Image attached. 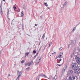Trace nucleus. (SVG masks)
<instances>
[{
    "mask_svg": "<svg viewBox=\"0 0 80 80\" xmlns=\"http://www.w3.org/2000/svg\"><path fill=\"white\" fill-rule=\"evenodd\" d=\"M72 69H73L74 71H77L78 70V64L76 63H73L72 64Z\"/></svg>",
    "mask_w": 80,
    "mask_h": 80,
    "instance_id": "obj_1",
    "label": "nucleus"
},
{
    "mask_svg": "<svg viewBox=\"0 0 80 80\" xmlns=\"http://www.w3.org/2000/svg\"><path fill=\"white\" fill-rule=\"evenodd\" d=\"M74 45L75 43H74V41L73 40H71L70 44L68 45V48H69L70 47L71 48H72Z\"/></svg>",
    "mask_w": 80,
    "mask_h": 80,
    "instance_id": "obj_2",
    "label": "nucleus"
},
{
    "mask_svg": "<svg viewBox=\"0 0 80 80\" xmlns=\"http://www.w3.org/2000/svg\"><path fill=\"white\" fill-rule=\"evenodd\" d=\"M75 59H76V60L77 62V63H78L79 64H80V58H79L78 57H76L75 58Z\"/></svg>",
    "mask_w": 80,
    "mask_h": 80,
    "instance_id": "obj_3",
    "label": "nucleus"
},
{
    "mask_svg": "<svg viewBox=\"0 0 80 80\" xmlns=\"http://www.w3.org/2000/svg\"><path fill=\"white\" fill-rule=\"evenodd\" d=\"M69 79L70 80H77V77L73 76L72 77H69Z\"/></svg>",
    "mask_w": 80,
    "mask_h": 80,
    "instance_id": "obj_4",
    "label": "nucleus"
},
{
    "mask_svg": "<svg viewBox=\"0 0 80 80\" xmlns=\"http://www.w3.org/2000/svg\"><path fill=\"white\" fill-rule=\"evenodd\" d=\"M68 73V75H72L73 73V71H72V70H69Z\"/></svg>",
    "mask_w": 80,
    "mask_h": 80,
    "instance_id": "obj_5",
    "label": "nucleus"
},
{
    "mask_svg": "<svg viewBox=\"0 0 80 80\" xmlns=\"http://www.w3.org/2000/svg\"><path fill=\"white\" fill-rule=\"evenodd\" d=\"M67 4V2H65L62 6H61V8H64L65 7H66Z\"/></svg>",
    "mask_w": 80,
    "mask_h": 80,
    "instance_id": "obj_6",
    "label": "nucleus"
},
{
    "mask_svg": "<svg viewBox=\"0 0 80 80\" xmlns=\"http://www.w3.org/2000/svg\"><path fill=\"white\" fill-rule=\"evenodd\" d=\"M22 73H23V71H21L19 73V74L18 75V77H20L21 76V75H22Z\"/></svg>",
    "mask_w": 80,
    "mask_h": 80,
    "instance_id": "obj_7",
    "label": "nucleus"
},
{
    "mask_svg": "<svg viewBox=\"0 0 80 80\" xmlns=\"http://www.w3.org/2000/svg\"><path fill=\"white\" fill-rule=\"evenodd\" d=\"M0 14L2 15L3 14V12H2V7H0Z\"/></svg>",
    "mask_w": 80,
    "mask_h": 80,
    "instance_id": "obj_8",
    "label": "nucleus"
},
{
    "mask_svg": "<svg viewBox=\"0 0 80 80\" xmlns=\"http://www.w3.org/2000/svg\"><path fill=\"white\" fill-rule=\"evenodd\" d=\"M25 66H28V67H30V62H28L27 63H26L25 64Z\"/></svg>",
    "mask_w": 80,
    "mask_h": 80,
    "instance_id": "obj_9",
    "label": "nucleus"
},
{
    "mask_svg": "<svg viewBox=\"0 0 80 80\" xmlns=\"http://www.w3.org/2000/svg\"><path fill=\"white\" fill-rule=\"evenodd\" d=\"M74 73H75V74H77V75H78V74H79V72H78L77 71H74Z\"/></svg>",
    "mask_w": 80,
    "mask_h": 80,
    "instance_id": "obj_10",
    "label": "nucleus"
},
{
    "mask_svg": "<svg viewBox=\"0 0 80 80\" xmlns=\"http://www.w3.org/2000/svg\"><path fill=\"white\" fill-rule=\"evenodd\" d=\"M58 77H57V75H55L53 78V80H57V78Z\"/></svg>",
    "mask_w": 80,
    "mask_h": 80,
    "instance_id": "obj_11",
    "label": "nucleus"
},
{
    "mask_svg": "<svg viewBox=\"0 0 80 80\" xmlns=\"http://www.w3.org/2000/svg\"><path fill=\"white\" fill-rule=\"evenodd\" d=\"M41 76L42 77H44V78H47V76L44 74H41Z\"/></svg>",
    "mask_w": 80,
    "mask_h": 80,
    "instance_id": "obj_12",
    "label": "nucleus"
},
{
    "mask_svg": "<svg viewBox=\"0 0 80 80\" xmlns=\"http://www.w3.org/2000/svg\"><path fill=\"white\" fill-rule=\"evenodd\" d=\"M24 16V14L23 13V12L22 11L21 13V17H22Z\"/></svg>",
    "mask_w": 80,
    "mask_h": 80,
    "instance_id": "obj_13",
    "label": "nucleus"
},
{
    "mask_svg": "<svg viewBox=\"0 0 80 80\" xmlns=\"http://www.w3.org/2000/svg\"><path fill=\"white\" fill-rule=\"evenodd\" d=\"M38 53H37V54L36 55L33 57V60H35V58H36V57H37V55H38Z\"/></svg>",
    "mask_w": 80,
    "mask_h": 80,
    "instance_id": "obj_14",
    "label": "nucleus"
},
{
    "mask_svg": "<svg viewBox=\"0 0 80 80\" xmlns=\"http://www.w3.org/2000/svg\"><path fill=\"white\" fill-rule=\"evenodd\" d=\"M44 5H45V6H46V7H48V4H47V2H45Z\"/></svg>",
    "mask_w": 80,
    "mask_h": 80,
    "instance_id": "obj_15",
    "label": "nucleus"
},
{
    "mask_svg": "<svg viewBox=\"0 0 80 80\" xmlns=\"http://www.w3.org/2000/svg\"><path fill=\"white\" fill-rule=\"evenodd\" d=\"M44 38H45V34H44L43 35L42 39H44Z\"/></svg>",
    "mask_w": 80,
    "mask_h": 80,
    "instance_id": "obj_16",
    "label": "nucleus"
},
{
    "mask_svg": "<svg viewBox=\"0 0 80 80\" xmlns=\"http://www.w3.org/2000/svg\"><path fill=\"white\" fill-rule=\"evenodd\" d=\"M20 78V77H19V76H18L17 78H16V80H19Z\"/></svg>",
    "mask_w": 80,
    "mask_h": 80,
    "instance_id": "obj_17",
    "label": "nucleus"
},
{
    "mask_svg": "<svg viewBox=\"0 0 80 80\" xmlns=\"http://www.w3.org/2000/svg\"><path fill=\"white\" fill-rule=\"evenodd\" d=\"M33 62L31 61L30 62H29L30 65H31L32 64H33Z\"/></svg>",
    "mask_w": 80,
    "mask_h": 80,
    "instance_id": "obj_18",
    "label": "nucleus"
},
{
    "mask_svg": "<svg viewBox=\"0 0 80 80\" xmlns=\"http://www.w3.org/2000/svg\"><path fill=\"white\" fill-rule=\"evenodd\" d=\"M52 42L50 43L48 47H51V46H52Z\"/></svg>",
    "mask_w": 80,
    "mask_h": 80,
    "instance_id": "obj_19",
    "label": "nucleus"
},
{
    "mask_svg": "<svg viewBox=\"0 0 80 80\" xmlns=\"http://www.w3.org/2000/svg\"><path fill=\"white\" fill-rule=\"evenodd\" d=\"M58 57H59V58H62V57H63V56H62V55H60Z\"/></svg>",
    "mask_w": 80,
    "mask_h": 80,
    "instance_id": "obj_20",
    "label": "nucleus"
},
{
    "mask_svg": "<svg viewBox=\"0 0 80 80\" xmlns=\"http://www.w3.org/2000/svg\"><path fill=\"white\" fill-rule=\"evenodd\" d=\"M40 59H41V58H40V59H39L38 61H37V63H39L40 62Z\"/></svg>",
    "mask_w": 80,
    "mask_h": 80,
    "instance_id": "obj_21",
    "label": "nucleus"
},
{
    "mask_svg": "<svg viewBox=\"0 0 80 80\" xmlns=\"http://www.w3.org/2000/svg\"><path fill=\"white\" fill-rule=\"evenodd\" d=\"M36 80H39V78H38V76L36 77Z\"/></svg>",
    "mask_w": 80,
    "mask_h": 80,
    "instance_id": "obj_22",
    "label": "nucleus"
},
{
    "mask_svg": "<svg viewBox=\"0 0 80 80\" xmlns=\"http://www.w3.org/2000/svg\"><path fill=\"white\" fill-rule=\"evenodd\" d=\"M25 62V60H22V61H21V63H24Z\"/></svg>",
    "mask_w": 80,
    "mask_h": 80,
    "instance_id": "obj_23",
    "label": "nucleus"
},
{
    "mask_svg": "<svg viewBox=\"0 0 80 80\" xmlns=\"http://www.w3.org/2000/svg\"><path fill=\"white\" fill-rule=\"evenodd\" d=\"M63 49V48H62V47H60L59 48V50H62Z\"/></svg>",
    "mask_w": 80,
    "mask_h": 80,
    "instance_id": "obj_24",
    "label": "nucleus"
},
{
    "mask_svg": "<svg viewBox=\"0 0 80 80\" xmlns=\"http://www.w3.org/2000/svg\"><path fill=\"white\" fill-rule=\"evenodd\" d=\"M60 55H63V52H61L60 53Z\"/></svg>",
    "mask_w": 80,
    "mask_h": 80,
    "instance_id": "obj_25",
    "label": "nucleus"
},
{
    "mask_svg": "<svg viewBox=\"0 0 80 80\" xmlns=\"http://www.w3.org/2000/svg\"><path fill=\"white\" fill-rule=\"evenodd\" d=\"M33 52L34 53H36V51L34 50L33 51Z\"/></svg>",
    "mask_w": 80,
    "mask_h": 80,
    "instance_id": "obj_26",
    "label": "nucleus"
},
{
    "mask_svg": "<svg viewBox=\"0 0 80 80\" xmlns=\"http://www.w3.org/2000/svg\"><path fill=\"white\" fill-rule=\"evenodd\" d=\"M29 69H30V68H28L26 69V70H28H28H29Z\"/></svg>",
    "mask_w": 80,
    "mask_h": 80,
    "instance_id": "obj_27",
    "label": "nucleus"
},
{
    "mask_svg": "<svg viewBox=\"0 0 80 80\" xmlns=\"http://www.w3.org/2000/svg\"><path fill=\"white\" fill-rule=\"evenodd\" d=\"M13 8H14V10H16V7L14 6L13 7Z\"/></svg>",
    "mask_w": 80,
    "mask_h": 80,
    "instance_id": "obj_28",
    "label": "nucleus"
},
{
    "mask_svg": "<svg viewBox=\"0 0 80 80\" xmlns=\"http://www.w3.org/2000/svg\"><path fill=\"white\" fill-rule=\"evenodd\" d=\"M29 53H30L29 52H28L26 53V54L27 55H29Z\"/></svg>",
    "mask_w": 80,
    "mask_h": 80,
    "instance_id": "obj_29",
    "label": "nucleus"
},
{
    "mask_svg": "<svg viewBox=\"0 0 80 80\" xmlns=\"http://www.w3.org/2000/svg\"><path fill=\"white\" fill-rule=\"evenodd\" d=\"M52 54H53V55H55L56 54V52H54L53 53H52Z\"/></svg>",
    "mask_w": 80,
    "mask_h": 80,
    "instance_id": "obj_30",
    "label": "nucleus"
},
{
    "mask_svg": "<svg viewBox=\"0 0 80 80\" xmlns=\"http://www.w3.org/2000/svg\"><path fill=\"white\" fill-rule=\"evenodd\" d=\"M40 19H42V16H41L40 18Z\"/></svg>",
    "mask_w": 80,
    "mask_h": 80,
    "instance_id": "obj_31",
    "label": "nucleus"
},
{
    "mask_svg": "<svg viewBox=\"0 0 80 80\" xmlns=\"http://www.w3.org/2000/svg\"><path fill=\"white\" fill-rule=\"evenodd\" d=\"M75 28H74L72 30V31H75Z\"/></svg>",
    "mask_w": 80,
    "mask_h": 80,
    "instance_id": "obj_32",
    "label": "nucleus"
},
{
    "mask_svg": "<svg viewBox=\"0 0 80 80\" xmlns=\"http://www.w3.org/2000/svg\"><path fill=\"white\" fill-rule=\"evenodd\" d=\"M59 62H61V61H62V59H60L59 60Z\"/></svg>",
    "mask_w": 80,
    "mask_h": 80,
    "instance_id": "obj_33",
    "label": "nucleus"
},
{
    "mask_svg": "<svg viewBox=\"0 0 80 80\" xmlns=\"http://www.w3.org/2000/svg\"><path fill=\"white\" fill-rule=\"evenodd\" d=\"M61 65L57 64V66H61Z\"/></svg>",
    "mask_w": 80,
    "mask_h": 80,
    "instance_id": "obj_34",
    "label": "nucleus"
},
{
    "mask_svg": "<svg viewBox=\"0 0 80 80\" xmlns=\"http://www.w3.org/2000/svg\"><path fill=\"white\" fill-rule=\"evenodd\" d=\"M17 72H18V73H19V71H18V70Z\"/></svg>",
    "mask_w": 80,
    "mask_h": 80,
    "instance_id": "obj_35",
    "label": "nucleus"
},
{
    "mask_svg": "<svg viewBox=\"0 0 80 80\" xmlns=\"http://www.w3.org/2000/svg\"><path fill=\"white\" fill-rule=\"evenodd\" d=\"M50 8H48L47 9V10H48V9H50Z\"/></svg>",
    "mask_w": 80,
    "mask_h": 80,
    "instance_id": "obj_36",
    "label": "nucleus"
},
{
    "mask_svg": "<svg viewBox=\"0 0 80 80\" xmlns=\"http://www.w3.org/2000/svg\"><path fill=\"white\" fill-rule=\"evenodd\" d=\"M40 43H41V42H40L39 43V46H40Z\"/></svg>",
    "mask_w": 80,
    "mask_h": 80,
    "instance_id": "obj_37",
    "label": "nucleus"
},
{
    "mask_svg": "<svg viewBox=\"0 0 80 80\" xmlns=\"http://www.w3.org/2000/svg\"><path fill=\"white\" fill-rule=\"evenodd\" d=\"M65 71V69H63V71Z\"/></svg>",
    "mask_w": 80,
    "mask_h": 80,
    "instance_id": "obj_38",
    "label": "nucleus"
},
{
    "mask_svg": "<svg viewBox=\"0 0 80 80\" xmlns=\"http://www.w3.org/2000/svg\"><path fill=\"white\" fill-rule=\"evenodd\" d=\"M35 26H37V24H35Z\"/></svg>",
    "mask_w": 80,
    "mask_h": 80,
    "instance_id": "obj_39",
    "label": "nucleus"
},
{
    "mask_svg": "<svg viewBox=\"0 0 80 80\" xmlns=\"http://www.w3.org/2000/svg\"><path fill=\"white\" fill-rule=\"evenodd\" d=\"M8 76H10V74H8Z\"/></svg>",
    "mask_w": 80,
    "mask_h": 80,
    "instance_id": "obj_40",
    "label": "nucleus"
},
{
    "mask_svg": "<svg viewBox=\"0 0 80 80\" xmlns=\"http://www.w3.org/2000/svg\"><path fill=\"white\" fill-rule=\"evenodd\" d=\"M8 12H9L8 9Z\"/></svg>",
    "mask_w": 80,
    "mask_h": 80,
    "instance_id": "obj_41",
    "label": "nucleus"
},
{
    "mask_svg": "<svg viewBox=\"0 0 80 80\" xmlns=\"http://www.w3.org/2000/svg\"><path fill=\"white\" fill-rule=\"evenodd\" d=\"M3 1L4 2H5V0H3Z\"/></svg>",
    "mask_w": 80,
    "mask_h": 80,
    "instance_id": "obj_42",
    "label": "nucleus"
},
{
    "mask_svg": "<svg viewBox=\"0 0 80 80\" xmlns=\"http://www.w3.org/2000/svg\"><path fill=\"white\" fill-rule=\"evenodd\" d=\"M47 38H46V39L47 40Z\"/></svg>",
    "mask_w": 80,
    "mask_h": 80,
    "instance_id": "obj_43",
    "label": "nucleus"
},
{
    "mask_svg": "<svg viewBox=\"0 0 80 80\" xmlns=\"http://www.w3.org/2000/svg\"><path fill=\"white\" fill-rule=\"evenodd\" d=\"M45 48H44V49H45Z\"/></svg>",
    "mask_w": 80,
    "mask_h": 80,
    "instance_id": "obj_44",
    "label": "nucleus"
},
{
    "mask_svg": "<svg viewBox=\"0 0 80 80\" xmlns=\"http://www.w3.org/2000/svg\"><path fill=\"white\" fill-rule=\"evenodd\" d=\"M51 56V55H50V56Z\"/></svg>",
    "mask_w": 80,
    "mask_h": 80,
    "instance_id": "obj_45",
    "label": "nucleus"
}]
</instances>
